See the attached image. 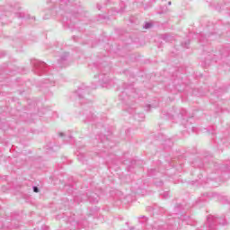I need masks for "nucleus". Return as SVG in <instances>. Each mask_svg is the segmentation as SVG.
Returning <instances> with one entry per match:
<instances>
[{
    "instance_id": "nucleus-1",
    "label": "nucleus",
    "mask_w": 230,
    "mask_h": 230,
    "mask_svg": "<svg viewBox=\"0 0 230 230\" xmlns=\"http://www.w3.org/2000/svg\"><path fill=\"white\" fill-rule=\"evenodd\" d=\"M193 168H199L203 170L205 176L202 172H199L198 178L195 181H192V184L197 182L198 184H208L211 183V186L217 188L218 184L213 182H220L222 178H220V173L223 177L227 175L228 179L230 177V160H225L223 162H215L209 158V156H205L203 159L196 158L192 162Z\"/></svg>"
},
{
    "instance_id": "nucleus-2",
    "label": "nucleus",
    "mask_w": 230,
    "mask_h": 230,
    "mask_svg": "<svg viewBox=\"0 0 230 230\" xmlns=\"http://www.w3.org/2000/svg\"><path fill=\"white\" fill-rule=\"evenodd\" d=\"M52 12L56 13L55 15H60L62 22L68 28H75L76 19L82 15L78 13L80 12L79 0H59L58 10L54 6Z\"/></svg>"
},
{
    "instance_id": "nucleus-3",
    "label": "nucleus",
    "mask_w": 230,
    "mask_h": 230,
    "mask_svg": "<svg viewBox=\"0 0 230 230\" xmlns=\"http://www.w3.org/2000/svg\"><path fill=\"white\" fill-rule=\"evenodd\" d=\"M186 208L177 203L174 206L172 217L169 218L166 223H155V225L146 226V230H178L181 220H186Z\"/></svg>"
},
{
    "instance_id": "nucleus-4",
    "label": "nucleus",
    "mask_w": 230,
    "mask_h": 230,
    "mask_svg": "<svg viewBox=\"0 0 230 230\" xmlns=\"http://www.w3.org/2000/svg\"><path fill=\"white\" fill-rule=\"evenodd\" d=\"M187 114L188 112L186 111V110L172 107V109L169 111H163V118L164 119H171L174 123H181V125H182L184 128H187V130H192L193 132H195V130H197V128L191 125V119H186Z\"/></svg>"
},
{
    "instance_id": "nucleus-5",
    "label": "nucleus",
    "mask_w": 230,
    "mask_h": 230,
    "mask_svg": "<svg viewBox=\"0 0 230 230\" xmlns=\"http://www.w3.org/2000/svg\"><path fill=\"white\" fill-rule=\"evenodd\" d=\"M65 190L68 195L74 196V201L77 204H80V202H86V200H88L90 204H98V202H100V194L89 189L86 190L85 194L79 195H75V190H76V187L73 184L65 185Z\"/></svg>"
},
{
    "instance_id": "nucleus-6",
    "label": "nucleus",
    "mask_w": 230,
    "mask_h": 230,
    "mask_svg": "<svg viewBox=\"0 0 230 230\" xmlns=\"http://www.w3.org/2000/svg\"><path fill=\"white\" fill-rule=\"evenodd\" d=\"M66 224V229L69 230H80V229H91V222L85 217V216L75 214L63 217Z\"/></svg>"
},
{
    "instance_id": "nucleus-7",
    "label": "nucleus",
    "mask_w": 230,
    "mask_h": 230,
    "mask_svg": "<svg viewBox=\"0 0 230 230\" xmlns=\"http://www.w3.org/2000/svg\"><path fill=\"white\" fill-rule=\"evenodd\" d=\"M98 61L89 65V67L92 71H101V74L98 75L99 84H101V85H107V84L111 82V78H109L111 66L107 60H102L100 57H98Z\"/></svg>"
},
{
    "instance_id": "nucleus-8",
    "label": "nucleus",
    "mask_w": 230,
    "mask_h": 230,
    "mask_svg": "<svg viewBox=\"0 0 230 230\" xmlns=\"http://www.w3.org/2000/svg\"><path fill=\"white\" fill-rule=\"evenodd\" d=\"M19 9V5L13 6L10 4L0 5V22L2 24H8L9 21L6 17L10 16L11 13H14L18 19H31L30 14L25 15L23 13L17 12Z\"/></svg>"
},
{
    "instance_id": "nucleus-9",
    "label": "nucleus",
    "mask_w": 230,
    "mask_h": 230,
    "mask_svg": "<svg viewBox=\"0 0 230 230\" xmlns=\"http://www.w3.org/2000/svg\"><path fill=\"white\" fill-rule=\"evenodd\" d=\"M73 102L80 105H86V103H93V95H91V87L82 84L74 92L72 95Z\"/></svg>"
},
{
    "instance_id": "nucleus-10",
    "label": "nucleus",
    "mask_w": 230,
    "mask_h": 230,
    "mask_svg": "<svg viewBox=\"0 0 230 230\" xmlns=\"http://www.w3.org/2000/svg\"><path fill=\"white\" fill-rule=\"evenodd\" d=\"M119 100L123 102L124 110L129 114L136 112V102L134 100V90L126 88L119 96Z\"/></svg>"
},
{
    "instance_id": "nucleus-11",
    "label": "nucleus",
    "mask_w": 230,
    "mask_h": 230,
    "mask_svg": "<svg viewBox=\"0 0 230 230\" xmlns=\"http://www.w3.org/2000/svg\"><path fill=\"white\" fill-rule=\"evenodd\" d=\"M95 143H99L97 146L99 148H103V149H99L98 152H96L97 155H100V157H105L106 152H109L110 148H112V143L105 135H97L95 137Z\"/></svg>"
},
{
    "instance_id": "nucleus-12",
    "label": "nucleus",
    "mask_w": 230,
    "mask_h": 230,
    "mask_svg": "<svg viewBox=\"0 0 230 230\" xmlns=\"http://www.w3.org/2000/svg\"><path fill=\"white\" fill-rule=\"evenodd\" d=\"M224 93H227L226 87L218 88L217 90H214V92L211 93L210 97V103H217V110L216 112H224V108L221 107L222 102L220 101V96L224 94Z\"/></svg>"
},
{
    "instance_id": "nucleus-13",
    "label": "nucleus",
    "mask_w": 230,
    "mask_h": 230,
    "mask_svg": "<svg viewBox=\"0 0 230 230\" xmlns=\"http://www.w3.org/2000/svg\"><path fill=\"white\" fill-rule=\"evenodd\" d=\"M21 220H22V217L19 214H13L12 215L11 223L0 221V229H3V230L19 229V227H21V225L19 224Z\"/></svg>"
},
{
    "instance_id": "nucleus-14",
    "label": "nucleus",
    "mask_w": 230,
    "mask_h": 230,
    "mask_svg": "<svg viewBox=\"0 0 230 230\" xmlns=\"http://www.w3.org/2000/svg\"><path fill=\"white\" fill-rule=\"evenodd\" d=\"M32 66V71L38 76H42V75H49L48 64L42 61H39L37 59H33L31 61Z\"/></svg>"
},
{
    "instance_id": "nucleus-15",
    "label": "nucleus",
    "mask_w": 230,
    "mask_h": 230,
    "mask_svg": "<svg viewBox=\"0 0 230 230\" xmlns=\"http://www.w3.org/2000/svg\"><path fill=\"white\" fill-rule=\"evenodd\" d=\"M84 123H91L94 125L96 123V115L90 110H84L82 113Z\"/></svg>"
},
{
    "instance_id": "nucleus-16",
    "label": "nucleus",
    "mask_w": 230,
    "mask_h": 230,
    "mask_svg": "<svg viewBox=\"0 0 230 230\" xmlns=\"http://www.w3.org/2000/svg\"><path fill=\"white\" fill-rule=\"evenodd\" d=\"M69 52H63L58 59V67H67L69 66Z\"/></svg>"
},
{
    "instance_id": "nucleus-17",
    "label": "nucleus",
    "mask_w": 230,
    "mask_h": 230,
    "mask_svg": "<svg viewBox=\"0 0 230 230\" xmlns=\"http://www.w3.org/2000/svg\"><path fill=\"white\" fill-rule=\"evenodd\" d=\"M128 199H130V196H124L121 191H118L114 197L115 206H119L120 204H128Z\"/></svg>"
},
{
    "instance_id": "nucleus-18",
    "label": "nucleus",
    "mask_w": 230,
    "mask_h": 230,
    "mask_svg": "<svg viewBox=\"0 0 230 230\" xmlns=\"http://www.w3.org/2000/svg\"><path fill=\"white\" fill-rule=\"evenodd\" d=\"M17 113L16 116H19L21 118L22 121H28V116H30V113L26 112L28 111V107H24L23 109H21V104L18 103L17 107Z\"/></svg>"
},
{
    "instance_id": "nucleus-19",
    "label": "nucleus",
    "mask_w": 230,
    "mask_h": 230,
    "mask_svg": "<svg viewBox=\"0 0 230 230\" xmlns=\"http://www.w3.org/2000/svg\"><path fill=\"white\" fill-rule=\"evenodd\" d=\"M146 211H148V213H152L151 217H154L155 215H163V213H165L166 210L164 209V208H161V207H157V206H148L146 208Z\"/></svg>"
},
{
    "instance_id": "nucleus-20",
    "label": "nucleus",
    "mask_w": 230,
    "mask_h": 230,
    "mask_svg": "<svg viewBox=\"0 0 230 230\" xmlns=\"http://www.w3.org/2000/svg\"><path fill=\"white\" fill-rule=\"evenodd\" d=\"M208 37H209V34H204L202 32H200L198 36V39H199V42L201 46H208L209 45V40H208Z\"/></svg>"
},
{
    "instance_id": "nucleus-21",
    "label": "nucleus",
    "mask_w": 230,
    "mask_h": 230,
    "mask_svg": "<svg viewBox=\"0 0 230 230\" xmlns=\"http://www.w3.org/2000/svg\"><path fill=\"white\" fill-rule=\"evenodd\" d=\"M162 145L164 146V148H172V146H173V141H172V138L162 137Z\"/></svg>"
},
{
    "instance_id": "nucleus-22",
    "label": "nucleus",
    "mask_w": 230,
    "mask_h": 230,
    "mask_svg": "<svg viewBox=\"0 0 230 230\" xmlns=\"http://www.w3.org/2000/svg\"><path fill=\"white\" fill-rule=\"evenodd\" d=\"M224 146H229V142L227 141V138H221L217 142L218 150H221V152H222L224 150Z\"/></svg>"
},
{
    "instance_id": "nucleus-23",
    "label": "nucleus",
    "mask_w": 230,
    "mask_h": 230,
    "mask_svg": "<svg viewBox=\"0 0 230 230\" xmlns=\"http://www.w3.org/2000/svg\"><path fill=\"white\" fill-rule=\"evenodd\" d=\"M204 53L208 52V56L207 58H205V60H212V62H217V54L213 53V52H209L208 50H206V49H203Z\"/></svg>"
},
{
    "instance_id": "nucleus-24",
    "label": "nucleus",
    "mask_w": 230,
    "mask_h": 230,
    "mask_svg": "<svg viewBox=\"0 0 230 230\" xmlns=\"http://www.w3.org/2000/svg\"><path fill=\"white\" fill-rule=\"evenodd\" d=\"M160 39H162V40H164V42H173V40H175L173 36L168 33L161 34Z\"/></svg>"
},
{
    "instance_id": "nucleus-25",
    "label": "nucleus",
    "mask_w": 230,
    "mask_h": 230,
    "mask_svg": "<svg viewBox=\"0 0 230 230\" xmlns=\"http://www.w3.org/2000/svg\"><path fill=\"white\" fill-rule=\"evenodd\" d=\"M59 137H63L64 141H66V143H69V141H71L73 139V136L69 135V134H66L64 132H60L58 134Z\"/></svg>"
},
{
    "instance_id": "nucleus-26",
    "label": "nucleus",
    "mask_w": 230,
    "mask_h": 230,
    "mask_svg": "<svg viewBox=\"0 0 230 230\" xmlns=\"http://www.w3.org/2000/svg\"><path fill=\"white\" fill-rule=\"evenodd\" d=\"M77 159L78 161H81V163H85V161H87V159H85V154L80 151V147H78V150H77Z\"/></svg>"
},
{
    "instance_id": "nucleus-27",
    "label": "nucleus",
    "mask_w": 230,
    "mask_h": 230,
    "mask_svg": "<svg viewBox=\"0 0 230 230\" xmlns=\"http://www.w3.org/2000/svg\"><path fill=\"white\" fill-rule=\"evenodd\" d=\"M134 119H136V121H143L145 119V113H135Z\"/></svg>"
},
{
    "instance_id": "nucleus-28",
    "label": "nucleus",
    "mask_w": 230,
    "mask_h": 230,
    "mask_svg": "<svg viewBox=\"0 0 230 230\" xmlns=\"http://www.w3.org/2000/svg\"><path fill=\"white\" fill-rule=\"evenodd\" d=\"M139 224H142V226H146L148 224V217L146 216H140L138 217Z\"/></svg>"
},
{
    "instance_id": "nucleus-29",
    "label": "nucleus",
    "mask_w": 230,
    "mask_h": 230,
    "mask_svg": "<svg viewBox=\"0 0 230 230\" xmlns=\"http://www.w3.org/2000/svg\"><path fill=\"white\" fill-rule=\"evenodd\" d=\"M114 10L117 13H121L125 12V3L120 2V8L118 9L115 7Z\"/></svg>"
},
{
    "instance_id": "nucleus-30",
    "label": "nucleus",
    "mask_w": 230,
    "mask_h": 230,
    "mask_svg": "<svg viewBox=\"0 0 230 230\" xmlns=\"http://www.w3.org/2000/svg\"><path fill=\"white\" fill-rule=\"evenodd\" d=\"M44 84H45L46 85H48V87L53 86V85H55V80H53V79H51V78H48V79H45V80H44Z\"/></svg>"
},
{
    "instance_id": "nucleus-31",
    "label": "nucleus",
    "mask_w": 230,
    "mask_h": 230,
    "mask_svg": "<svg viewBox=\"0 0 230 230\" xmlns=\"http://www.w3.org/2000/svg\"><path fill=\"white\" fill-rule=\"evenodd\" d=\"M141 160H131L130 161V164H129V168H134V166H138V164H141Z\"/></svg>"
},
{
    "instance_id": "nucleus-32",
    "label": "nucleus",
    "mask_w": 230,
    "mask_h": 230,
    "mask_svg": "<svg viewBox=\"0 0 230 230\" xmlns=\"http://www.w3.org/2000/svg\"><path fill=\"white\" fill-rule=\"evenodd\" d=\"M157 173H158L157 170H155V169H150L147 171V175L149 177H154L155 175H157Z\"/></svg>"
},
{
    "instance_id": "nucleus-33",
    "label": "nucleus",
    "mask_w": 230,
    "mask_h": 230,
    "mask_svg": "<svg viewBox=\"0 0 230 230\" xmlns=\"http://www.w3.org/2000/svg\"><path fill=\"white\" fill-rule=\"evenodd\" d=\"M135 3H139L140 4H145V3L152 4V3H155V0H136Z\"/></svg>"
},
{
    "instance_id": "nucleus-34",
    "label": "nucleus",
    "mask_w": 230,
    "mask_h": 230,
    "mask_svg": "<svg viewBox=\"0 0 230 230\" xmlns=\"http://www.w3.org/2000/svg\"><path fill=\"white\" fill-rule=\"evenodd\" d=\"M181 46L182 48H186L188 49L190 48V40L181 42Z\"/></svg>"
},
{
    "instance_id": "nucleus-35",
    "label": "nucleus",
    "mask_w": 230,
    "mask_h": 230,
    "mask_svg": "<svg viewBox=\"0 0 230 230\" xmlns=\"http://www.w3.org/2000/svg\"><path fill=\"white\" fill-rule=\"evenodd\" d=\"M153 24L152 22H146L144 25L145 30H149V28H152Z\"/></svg>"
},
{
    "instance_id": "nucleus-36",
    "label": "nucleus",
    "mask_w": 230,
    "mask_h": 230,
    "mask_svg": "<svg viewBox=\"0 0 230 230\" xmlns=\"http://www.w3.org/2000/svg\"><path fill=\"white\" fill-rule=\"evenodd\" d=\"M162 199H168L170 197V193L168 191L164 192L161 194Z\"/></svg>"
},
{
    "instance_id": "nucleus-37",
    "label": "nucleus",
    "mask_w": 230,
    "mask_h": 230,
    "mask_svg": "<svg viewBox=\"0 0 230 230\" xmlns=\"http://www.w3.org/2000/svg\"><path fill=\"white\" fill-rule=\"evenodd\" d=\"M155 184L157 187L161 188V186H163L164 182H163V181L159 180V181H155Z\"/></svg>"
},
{
    "instance_id": "nucleus-38",
    "label": "nucleus",
    "mask_w": 230,
    "mask_h": 230,
    "mask_svg": "<svg viewBox=\"0 0 230 230\" xmlns=\"http://www.w3.org/2000/svg\"><path fill=\"white\" fill-rule=\"evenodd\" d=\"M215 130H216V128H215V127H212V128L208 130V134H211L212 136H215V134H217V133L215 132Z\"/></svg>"
},
{
    "instance_id": "nucleus-39",
    "label": "nucleus",
    "mask_w": 230,
    "mask_h": 230,
    "mask_svg": "<svg viewBox=\"0 0 230 230\" xmlns=\"http://www.w3.org/2000/svg\"><path fill=\"white\" fill-rule=\"evenodd\" d=\"M32 190H33L34 193H39V191H40V190L37 186H33Z\"/></svg>"
},
{
    "instance_id": "nucleus-40",
    "label": "nucleus",
    "mask_w": 230,
    "mask_h": 230,
    "mask_svg": "<svg viewBox=\"0 0 230 230\" xmlns=\"http://www.w3.org/2000/svg\"><path fill=\"white\" fill-rule=\"evenodd\" d=\"M173 84L175 86H177V85H181V84H182V82H177V79H174Z\"/></svg>"
},
{
    "instance_id": "nucleus-41",
    "label": "nucleus",
    "mask_w": 230,
    "mask_h": 230,
    "mask_svg": "<svg viewBox=\"0 0 230 230\" xmlns=\"http://www.w3.org/2000/svg\"><path fill=\"white\" fill-rule=\"evenodd\" d=\"M130 230H145V229H143V228H137V227H136V226H132V227L130 228Z\"/></svg>"
},
{
    "instance_id": "nucleus-42",
    "label": "nucleus",
    "mask_w": 230,
    "mask_h": 230,
    "mask_svg": "<svg viewBox=\"0 0 230 230\" xmlns=\"http://www.w3.org/2000/svg\"><path fill=\"white\" fill-rule=\"evenodd\" d=\"M99 221L101 222V224H103V222H105L103 216H102V217L99 218Z\"/></svg>"
},
{
    "instance_id": "nucleus-43",
    "label": "nucleus",
    "mask_w": 230,
    "mask_h": 230,
    "mask_svg": "<svg viewBox=\"0 0 230 230\" xmlns=\"http://www.w3.org/2000/svg\"><path fill=\"white\" fill-rule=\"evenodd\" d=\"M150 107H151L150 104H148V105L146 106V111L147 112L150 111Z\"/></svg>"
},
{
    "instance_id": "nucleus-44",
    "label": "nucleus",
    "mask_w": 230,
    "mask_h": 230,
    "mask_svg": "<svg viewBox=\"0 0 230 230\" xmlns=\"http://www.w3.org/2000/svg\"><path fill=\"white\" fill-rule=\"evenodd\" d=\"M46 149L49 150V151H51V150H53V147H51L49 146H47Z\"/></svg>"
},
{
    "instance_id": "nucleus-45",
    "label": "nucleus",
    "mask_w": 230,
    "mask_h": 230,
    "mask_svg": "<svg viewBox=\"0 0 230 230\" xmlns=\"http://www.w3.org/2000/svg\"><path fill=\"white\" fill-rule=\"evenodd\" d=\"M97 8L98 10H102V5H100V4H97Z\"/></svg>"
},
{
    "instance_id": "nucleus-46",
    "label": "nucleus",
    "mask_w": 230,
    "mask_h": 230,
    "mask_svg": "<svg viewBox=\"0 0 230 230\" xmlns=\"http://www.w3.org/2000/svg\"><path fill=\"white\" fill-rule=\"evenodd\" d=\"M169 6L172 4V2H168Z\"/></svg>"
},
{
    "instance_id": "nucleus-47",
    "label": "nucleus",
    "mask_w": 230,
    "mask_h": 230,
    "mask_svg": "<svg viewBox=\"0 0 230 230\" xmlns=\"http://www.w3.org/2000/svg\"><path fill=\"white\" fill-rule=\"evenodd\" d=\"M107 58V57H104L103 59L105 60Z\"/></svg>"
},
{
    "instance_id": "nucleus-48",
    "label": "nucleus",
    "mask_w": 230,
    "mask_h": 230,
    "mask_svg": "<svg viewBox=\"0 0 230 230\" xmlns=\"http://www.w3.org/2000/svg\"><path fill=\"white\" fill-rule=\"evenodd\" d=\"M213 141H215V137H212Z\"/></svg>"
},
{
    "instance_id": "nucleus-49",
    "label": "nucleus",
    "mask_w": 230,
    "mask_h": 230,
    "mask_svg": "<svg viewBox=\"0 0 230 230\" xmlns=\"http://www.w3.org/2000/svg\"><path fill=\"white\" fill-rule=\"evenodd\" d=\"M95 76V78H96V76H98V75H94Z\"/></svg>"
}]
</instances>
